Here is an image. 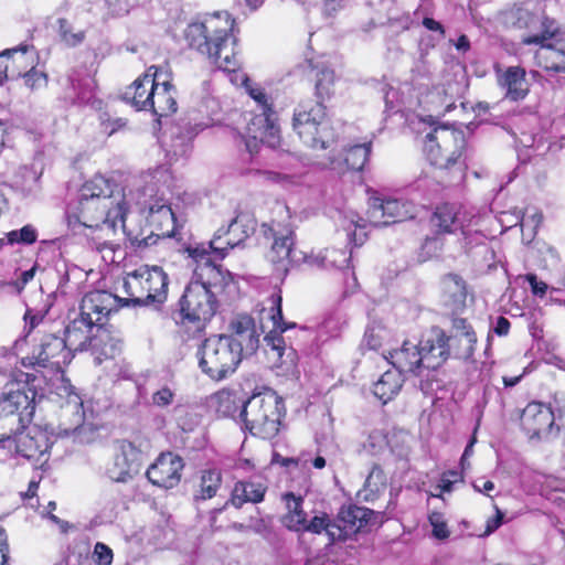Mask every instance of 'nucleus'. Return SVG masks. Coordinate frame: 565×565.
Listing matches in <instances>:
<instances>
[{"mask_svg": "<svg viewBox=\"0 0 565 565\" xmlns=\"http://www.w3.org/2000/svg\"><path fill=\"white\" fill-rule=\"evenodd\" d=\"M433 526V535L438 540H446L449 536L447 524L443 521L441 515L434 513L429 516Z\"/></svg>", "mask_w": 565, "mask_h": 565, "instance_id": "nucleus-53", "label": "nucleus"}, {"mask_svg": "<svg viewBox=\"0 0 565 565\" xmlns=\"http://www.w3.org/2000/svg\"><path fill=\"white\" fill-rule=\"evenodd\" d=\"M433 338L420 347L422 367L437 369L451 355L452 343L439 328L433 329Z\"/></svg>", "mask_w": 565, "mask_h": 565, "instance_id": "nucleus-24", "label": "nucleus"}, {"mask_svg": "<svg viewBox=\"0 0 565 565\" xmlns=\"http://www.w3.org/2000/svg\"><path fill=\"white\" fill-rule=\"evenodd\" d=\"M302 142L316 150H324L334 142V134L326 120L324 107L320 102L306 100L298 105L292 122Z\"/></svg>", "mask_w": 565, "mask_h": 565, "instance_id": "nucleus-10", "label": "nucleus"}, {"mask_svg": "<svg viewBox=\"0 0 565 565\" xmlns=\"http://www.w3.org/2000/svg\"><path fill=\"white\" fill-rule=\"evenodd\" d=\"M416 207L408 201L371 198L369 221L374 226H386L415 217Z\"/></svg>", "mask_w": 565, "mask_h": 565, "instance_id": "nucleus-14", "label": "nucleus"}, {"mask_svg": "<svg viewBox=\"0 0 565 565\" xmlns=\"http://www.w3.org/2000/svg\"><path fill=\"white\" fill-rule=\"evenodd\" d=\"M250 97L257 103V111L247 125L246 148L249 153L258 151L259 143L276 148L280 142L276 113L260 88H250Z\"/></svg>", "mask_w": 565, "mask_h": 565, "instance_id": "nucleus-11", "label": "nucleus"}, {"mask_svg": "<svg viewBox=\"0 0 565 565\" xmlns=\"http://www.w3.org/2000/svg\"><path fill=\"white\" fill-rule=\"evenodd\" d=\"M543 221V214L541 212H533L532 214H525L522 218V226H532L535 231Z\"/></svg>", "mask_w": 565, "mask_h": 565, "instance_id": "nucleus-60", "label": "nucleus"}, {"mask_svg": "<svg viewBox=\"0 0 565 565\" xmlns=\"http://www.w3.org/2000/svg\"><path fill=\"white\" fill-rule=\"evenodd\" d=\"M286 503L287 513L282 518L284 525L295 532H300L303 527L307 514L302 509L303 499L300 495H295L292 492H287L282 495Z\"/></svg>", "mask_w": 565, "mask_h": 565, "instance_id": "nucleus-36", "label": "nucleus"}, {"mask_svg": "<svg viewBox=\"0 0 565 565\" xmlns=\"http://www.w3.org/2000/svg\"><path fill=\"white\" fill-rule=\"evenodd\" d=\"M150 97L153 102V107H149L158 117H166L177 111V100L174 96V88L169 81L159 83L157 81L154 89L150 92Z\"/></svg>", "mask_w": 565, "mask_h": 565, "instance_id": "nucleus-29", "label": "nucleus"}, {"mask_svg": "<svg viewBox=\"0 0 565 565\" xmlns=\"http://www.w3.org/2000/svg\"><path fill=\"white\" fill-rule=\"evenodd\" d=\"M72 358L73 354L68 350L63 337L55 333H46L33 350L32 356L28 359L31 360V364L41 367L49 365L60 367L61 364L70 363Z\"/></svg>", "mask_w": 565, "mask_h": 565, "instance_id": "nucleus-16", "label": "nucleus"}, {"mask_svg": "<svg viewBox=\"0 0 565 565\" xmlns=\"http://www.w3.org/2000/svg\"><path fill=\"white\" fill-rule=\"evenodd\" d=\"M267 347L270 348L268 354L279 362L277 366H285L286 370H289L295 365L296 362V351L292 348H286L285 340L279 331H274V327L264 338Z\"/></svg>", "mask_w": 565, "mask_h": 565, "instance_id": "nucleus-32", "label": "nucleus"}, {"mask_svg": "<svg viewBox=\"0 0 565 565\" xmlns=\"http://www.w3.org/2000/svg\"><path fill=\"white\" fill-rule=\"evenodd\" d=\"M266 487L259 482L237 481L231 493V504L239 509L246 502L259 503L264 500Z\"/></svg>", "mask_w": 565, "mask_h": 565, "instance_id": "nucleus-34", "label": "nucleus"}, {"mask_svg": "<svg viewBox=\"0 0 565 565\" xmlns=\"http://www.w3.org/2000/svg\"><path fill=\"white\" fill-rule=\"evenodd\" d=\"M329 520L330 518L327 514L316 515L309 522L306 520L303 527L300 529V531L321 534L322 532H326Z\"/></svg>", "mask_w": 565, "mask_h": 565, "instance_id": "nucleus-51", "label": "nucleus"}, {"mask_svg": "<svg viewBox=\"0 0 565 565\" xmlns=\"http://www.w3.org/2000/svg\"><path fill=\"white\" fill-rule=\"evenodd\" d=\"M385 484L386 478L382 468L379 465H374L365 480V489L369 490L372 494H375L384 489Z\"/></svg>", "mask_w": 565, "mask_h": 565, "instance_id": "nucleus-47", "label": "nucleus"}, {"mask_svg": "<svg viewBox=\"0 0 565 565\" xmlns=\"http://www.w3.org/2000/svg\"><path fill=\"white\" fill-rule=\"evenodd\" d=\"M95 563L98 565H110L113 551L104 543H97L94 548Z\"/></svg>", "mask_w": 565, "mask_h": 565, "instance_id": "nucleus-54", "label": "nucleus"}, {"mask_svg": "<svg viewBox=\"0 0 565 565\" xmlns=\"http://www.w3.org/2000/svg\"><path fill=\"white\" fill-rule=\"evenodd\" d=\"M383 340L382 330L374 327H369L364 333L363 343L371 350H376L381 347Z\"/></svg>", "mask_w": 565, "mask_h": 565, "instance_id": "nucleus-52", "label": "nucleus"}, {"mask_svg": "<svg viewBox=\"0 0 565 565\" xmlns=\"http://www.w3.org/2000/svg\"><path fill=\"white\" fill-rule=\"evenodd\" d=\"M374 512L364 507L349 505L341 508L338 521L343 523L351 534L362 531L370 522Z\"/></svg>", "mask_w": 565, "mask_h": 565, "instance_id": "nucleus-35", "label": "nucleus"}, {"mask_svg": "<svg viewBox=\"0 0 565 565\" xmlns=\"http://www.w3.org/2000/svg\"><path fill=\"white\" fill-rule=\"evenodd\" d=\"M238 415L250 435L271 439L279 433L285 415L284 401L273 390H265L242 402Z\"/></svg>", "mask_w": 565, "mask_h": 565, "instance_id": "nucleus-3", "label": "nucleus"}, {"mask_svg": "<svg viewBox=\"0 0 565 565\" xmlns=\"http://www.w3.org/2000/svg\"><path fill=\"white\" fill-rule=\"evenodd\" d=\"M403 382V374L397 371H386L374 384L373 393L383 404H386L399 392Z\"/></svg>", "mask_w": 565, "mask_h": 565, "instance_id": "nucleus-38", "label": "nucleus"}, {"mask_svg": "<svg viewBox=\"0 0 565 565\" xmlns=\"http://www.w3.org/2000/svg\"><path fill=\"white\" fill-rule=\"evenodd\" d=\"M458 481H461V475L458 471H448L443 475L439 488L444 492H450L452 490V484Z\"/></svg>", "mask_w": 565, "mask_h": 565, "instance_id": "nucleus-59", "label": "nucleus"}, {"mask_svg": "<svg viewBox=\"0 0 565 565\" xmlns=\"http://www.w3.org/2000/svg\"><path fill=\"white\" fill-rule=\"evenodd\" d=\"M510 321L504 317H499L497 319V323L493 328L494 333H497L500 337L507 335L510 330Z\"/></svg>", "mask_w": 565, "mask_h": 565, "instance_id": "nucleus-63", "label": "nucleus"}, {"mask_svg": "<svg viewBox=\"0 0 565 565\" xmlns=\"http://www.w3.org/2000/svg\"><path fill=\"white\" fill-rule=\"evenodd\" d=\"M8 243L32 244L36 241V232L31 225L23 226L20 231H12L7 234Z\"/></svg>", "mask_w": 565, "mask_h": 565, "instance_id": "nucleus-48", "label": "nucleus"}, {"mask_svg": "<svg viewBox=\"0 0 565 565\" xmlns=\"http://www.w3.org/2000/svg\"><path fill=\"white\" fill-rule=\"evenodd\" d=\"M118 301L119 298L109 291H88L82 299L81 313L96 321L97 326H104L103 319L117 309Z\"/></svg>", "mask_w": 565, "mask_h": 565, "instance_id": "nucleus-22", "label": "nucleus"}, {"mask_svg": "<svg viewBox=\"0 0 565 565\" xmlns=\"http://www.w3.org/2000/svg\"><path fill=\"white\" fill-rule=\"evenodd\" d=\"M342 3L343 0H323V12L331 15L342 8Z\"/></svg>", "mask_w": 565, "mask_h": 565, "instance_id": "nucleus-64", "label": "nucleus"}, {"mask_svg": "<svg viewBox=\"0 0 565 565\" xmlns=\"http://www.w3.org/2000/svg\"><path fill=\"white\" fill-rule=\"evenodd\" d=\"M385 359L401 374L413 373L417 375L422 369L423 356L418 347L411 341H404L399 349L388 352Z\"/></svg>", "mask_w": 565, "mask_h": 565, "instance_id": "nucleus-26", "label": "nucleus"}, {"mask_svg": "<svg viewBox=\"0 0 565 565\" xmlns=\"http://www.w3.org/2000/svg\"><path fill=\"white\" fill-rule=\"evenodd\" d=\"M329 537L330 543H334L335 541L345 540L351 533L347 531L343 523L339 524L335 521L329 520L327 524L326 532Z\"/></svg>", "mask_w": 565, "mask_h": 565, "instance_id": "nucleus-50", "label": "nucleus"}, {"mask_svg": "<svg viewBox=\"0 0 565 565\" xmlns=\"http://www.w3.org/2000/svg\"><path fill=\"white\" fill-rule=\"evenodd\" d=\"M222 487V473L217 469H206L200 472L199 483L193 493V502L196 509L201 503L214 498Z\"/></svg>", "mask_w": 565, "mask_h": 565, "instance_id": "nucleus-31", "label": "nucleus"}, {"mask_svg": "<svg viewBox=\"0 0 565 565\" xmlns=\"http://www.w3.org/2000/svg\"><path fill=\"white\" fill-rule=\"evenodd\" d=\"M452 328L456 333L447 337L451 343L465 342V349L456 350L455 358L461 360H469L475 352V344L477 342L476 333L468 326L467 320L463 318H454Z\"/></svg>", "mask_w": 565, "mask_h": 565, "instance_id": "nucleus-33", "label": "nucleus"}, {"mask_svg": "<svg viewBox=\"0 0 565 565\" xmlns=\"http://www.w3.org/2000/svg\"><path fill=\"white\" fill-rule=\"evenodd\" d=\"M343 227L348 232V237L350 242L354 243L355 246L363 244L365 234H363V236H360L359 238L356 235V228L365 227V221L362 217L358 215H352V217L349 221V225H343Z\"/></svg>", "mask_w": 565, "mask_h": 565, "instance_id": "nucleus-49", "label": "nucleus"}, {"mask_svg": "<svg viewBox=\"0 0 565 565\" xmlns=\"http://www.w3.org/2000/svg\"><path fill=\"white\" fill-rule=\"evenodd\" d=\"M292 246L294 233L291 231L286 230L285 233L275 236L268 257L274 265L276 279L284 280L291 264L299 265L300 263H306L319 268H329L341 267L348 262L345 253L339 249L327 248L317 256H307Z\"/></svg>", "mask_w": 565, "mask_h": 565, "instance_id": "nucleus-6", "label": "nucleus"}, {"mask_svg": "<svg viewBox=\"0 0 565 565\" xmlns=\"http://www.w3.org/2000/svg\"><path fill=\"white\" fill-rule=\"evenodd\" d=\"M46 287L44 288L43 285H32V289L24 299L26 307L24 319L29 320L30 330L38 324V315H41L42 318L43 315L47 313L58 297V287L53 288L54 285H46Z\"/></svg>", "mask_w": 565, "mask_h": 565, "instance_id": "nucleus-20", "label": "nucleus"}, {"mask_svg": "<svg viewBox=\"0 0 565 565\" xmlns=\"http://www.w3.org/2000/svg\"><path fill=\"white\" fill-rule=\"evenodd\" d=\"M212 403L215 407V412L223 416H234L237 411L242 409V405H237L236 395L228 391H220L212 396Z\"/></svg>", "mask_w": 565, "mask_h": 565, "instance_id": "nucleus-40", "label": "nucleus"}, {"mask_svg": "<svg viewBox=\"0 0 565 565\" xmlns=\"http://www.w3.org/2000/svg\"><path fill=\"white\" fill-rule=\"evenodd\" d=\"M9 555V545H8V536L0 526V565H4L8 561Z\"/></svg>", "mask_w": 565, "mask_h": 565, "instance_id": "nucleus-61", "label": "nucleus"}, {"mask_svg": "<svg viewBox=\"0 0 565 565\" xmlns=\"http://www.w3.org/2000/svg\"><path fill=\"white\" fill-rule=\"evenodd\" d=\"M504 26L522 31V43H543L558 33V23L545 15L540 4L533 1L516 3L501 13Z\"/></svg>", "mask_w": 565, "mask_h": 565, "instance_id": "nucleus-7", "label": "nucleus"}, {"mask_svg": "<svg viewBox=\"0 0 565 565\" xmlns=\"http://www.w3.org/2000/svg\"><path fill=\"white\" fill-rule=\"evenodd\" d=\"M106 184L107 181L98 177L83 186L77 206L67 212L70 226H106L115 232L117 223L120 222L122 228L125 227V209L120 202L115 203L111 196L104 193L102 185Z\"/></svg>", "mask_w": 565, "mask_h": 565, "instance_id": "nucleus-2", "label": "nucleus"}, {"mask_svg": "<svg viewBox=\"0 0 565 565\" xmlns=\"http://www.w3.org/2000/svg\"><path fill=\"white\" fill-rule=\"evenodd\" d=\"M58 33L62 41L68 46H76L85 39L83 31L74 32L73 26L66 19H58Z\"/></svg>", "mask_w": 565, "mask_h": 565, "instance_id": "nucleus-44", "label": "nucleus"}, {"mask_svg": "<svg viewBox=\"0 0 565 565\" xmlns=\"http://www.w3.org/2000/svg\"><path fill=\"white\" fill-rule=\"evenodd\" d=\"M370 154V145H355L345 151L344 162L349 169L360 171L364 168Z\"/></svg>", "mask_w": 565, "mask_h": 565, "instance_id": "nucleus-42", "label": "nucleus"}, {"mask_svg": "<svg viewBox=\"0 0 565 565\" xmlns=\"http://www.w3.org/2000/svg\"><path fill=\"white\" fill-rule=\"evenodd\" d=\"M47 449V438L41 430L18 431L0 441V460H6L12 452L26 459H39Z\"/></svg>", "mask_w": 565, "mask_h": 565, "instance_id": "nucleus-12", "label": "nucleus"}, {"mask_svg": "<svg viewBox=\"0 0 565 565\" xmlns=\"http://www.w3.org/2000/svg\"><path fill=\"white\" fill-rule=\"evenodd\" d=\"M96 329V321L83 317L82 313L79 318L71 321L65 328L63 337L71 353L93 349Z\"/></svg>", "mask_w": 565, "mask_h": 565, "instance_id": "nucleus-21", "label": "nucleus"}, {"mask_svg": "<svg viewBox=\"0 0 565 565\" xmlns=\"http://www.w3.org/2000/svg\"><path fill=\"white\" fill-rule=\"evenodd\" d=\"M521 424L531 439H542L547 437L552 430L554 414L548 406L540 402H532L524 408Z\"/></svg>", "mask_w": 565, "mask_h": 565, "instance_id": "nucleus-19", "label": "nucleus"}, {"mask_svg": "<svg viewBox=\"0 0 565 565\" xmlns=\"http://www.w3.org/2000/svg\"><path fill=\"white\" fill-rule=\"evenodd\" d=\"M499 83L507 89L505 96L511 100L523 99L527 92L525 70L520 66H510L500 76Z\"/></svg>", "mask_w": 565, "mask_h": 565, "instance_id": "nucleus-30", "label": "nucleus"}, {"mask_svg": "<svg viewBox=\"0 0 565 565\" xmlns=\"http://www.w3.org/2000/svg\"><path fill=\"white\" fill-rule=\"evenodd\" d=\"M541 47L535 52V63L547 72H565V51L557 50L551 44L539 43Z\"/></svg>", "mask_w": 565, "mask_h": 565, "instance_id": "nucleus-37", "label": "nucleus"}, {"mask_svg": "<svg viewBox=\"0 0 565 565\" xmlns=\"http://www.w3.org/2000/svg\"><path fill=\"white\" fill-rule=\"evenodd\" d=\"M193 274L191 282H234L238 278L232 271L213 264L210 258L204 256L196 260Z\"/></svg>", "mask_w": 565, "mask_h": 565, "instance_id": "nucleus-28", "label": "nucleus"}, {"mask_svg": "<svg viewBox=\"0 0 565 565\" xmlns=\"http://www.w3.org/2000/svg\"><path fill=\"white\" fill-rule=\"evenodd\" d=\"M242 347L226 334L213 335L203 341L198 350L199 367L213 381L232 375L242 361Z\"/></svg>", "mask_w": 565, "mask_h": 565, "instance_id": "nucleus-8", "label": "nucleus"}, {"mask_svg": "<svg viewBox=\"0 0 565 565\" xmlns=\"http://www.w3.org/2000/svg\"><path fill=\"white\" fill-rule=\"evenodd\" d=\"M168 285H161L160 289L156 294H148L146 299H136L137 303L150 305V303H162L167 299Z\"/></svg>", "mask_w": 565, "mask_h": 565, "instance_id": "nucleus-58", "label": "nucleus"}, {"mask_svg": "<svg viewBox=\"0 0 565 565\" xmlns=\"http://www.w3.org/2000/svg\"><path fill=\"white\" fill-rule=\"evenodd\" d=\"M230 329L232 334L227 337L241 344L242 352L245 355H250L257 350L259 339L254 328V321L249 316H237L231 321Z\"/></svg>", "mask_w": 565, "mask_h": 565, "instance_id": "nucleus-27", "label": "nucleus"}, {"mask_svg": "<svg viewBox=\"0 0 565 565\" xmlns=\"http://www.w3.org/2000/svg\"><path fill=\"white\" fill-rule=\"evenodd\" d=\"M124 348L122 334L113 327L97 326L93 352L97 355L98 363L104 359H114L121 353Z\"/></svg>", "mask_w": 565, "mask_h": 565, "instance_id": "nucleus-25", "label": "nucleus"}, {"mask_svg": "<svg viewBox=\"0 0 565 565\" xmlns=\"http://www.w3.org/2000/svg\"><path fill=\"white\" fill-rule=\"evenodd\" d=\"M174 398V393L168 386H163L152 394V403L158 407L169 406Z\"/></svg>", "mask_w": 565, "mask_h": 565, "instance_id": "nucleus-55", "label": "nucleus"}, {"mask_svg": "<svg viewBox=\"0 0 565 565\" xmlns=\"http://www.w3.org/2000/svg\"><path fill=\"white\" fill-rule=\"evenodd\" d=\"M316 93L319 98L328 97L332 92L334 83V73L332 70L323 66L316 74Z\"/></svg>", "mask_w": 565, "mask_h": 565, "instance_id": "nucleus-43", "label": "nucleus"}, {"mask_svg": "<svg viewBox=\"0 0 565 565\" xmlns=\"http://www.w3.org/2000/svg\"><path fill=\"white\" fill-rule=\"evenodd\" d=\"M465 132L448 126H440L426 135L424 151L428 161L438 169L451 170L458 181L465 177Z\"/></svg>", "mask_w": 565, "mask_h": 565, "instance_id": "nucleus-4", "label": "nucleus"}, {"mask_svg": "<svg viewBox=\"0 0 565 565\" xmlns=\"http://www.w3.org/2000/svg\"><path fill=\"white\" fill-rule=\"evenodd\" d=\"M62 418L58 427L60 436H73L74 440L81 444L92 440L93 430L84 423L83 403L77 394H71L65 405L62 406Z\"/></svg>", "mask_w": 565, "mask_h": 565, "instance_id": "nucleus-15", "label": "nucleus"}, {"mask_svg": "<svg viewBox=\"0 0 565 565\" xmlns=\"http://www.w3.org/2000/svg\"><path fill=\"white\" fill-rule=\"evenodd\" d=\"M210 286L188 285L180 299V312L175 322L188 339L200 335L215 315L217 302Z\"/></svg>", "mask_w": 565, "mask_h": 565, "instance_id": "nucleus-9", "label": "nucleus"}, {"mask_svg": "<svg viewBox=\"0 0 565 565\" xmlns=\"http://www.w3.org/2000/svg\"><path fill=\"white\" fill-rule=\"evenodd\" d=\"M131 276L135 279H142L146 282H166L167 274L159 266H141L136 269Z\"/></svg>", "mask_w": 565, "mask_h": 565, "instance_id": "nucleus-45", "label": "nucleus"}, {"mask_svg": "<svg viewBox=\"0 0 565 565\" xmlns=\"http://www.w3.org/2000/svg\"><path fill=\"white\" fill-rule=\"evenodd\" d=\"M26 50H28V46L24 45V46H21L20 49L8 50L4 53L0 54V85H2L3 82L9 78V75H8L9 55L11 53H15L18 51H22L23 53H25Z\"/></svg>", "mask_w": 565, "mask_h": 565, "instance_id": "nucleus-57", "label": "nucleus"}, {"mask_svg": "<svg viewBox=\"0 0 565 565\" xmlns=\"http://www.w3.org/2000/svg\"><path fill=\"white\" fill-rule=\"evenodd\" d=\"M24 83L28 87L31 89L41 86L42 84H45L46 76L44 73L36 71L34 67H32L29 72H26L23 75Z\"/></svg>", "mask_w": 565, "mask_h": 565, "instance_id": "nucleus-56", "label": "nucleus"}, {"mask_svg": "<svg viewBox=\"0 0 565 565\" xmlns=\"http://www.w3.org/2000/svg\"><path fill=\"white\" fill-rule=\"evenodd\" d=\"M143 461L140 446L122 439L116 443V455L107 468L108 478L115 482H127L139 473Z\"/></svg>", "mask_w": 565, "mask_h": 565, "instance_id": "nucleus-13", "label": "nucleus"}, {"mask_svg": "<svg viewBox=\"0 0 565 565\" xmlns=\"http://www.w3.org/2000/svg\"><path fill=\"white\" fill-rule=\"evenodd\" d=\"M183 461L172 452L161 454L146 472L148 480L160 488L170 489L181 479Z\"/></svg>", "mask_w": 565, "mask_h": 565, "instance_id": "nucleus-18", "label": "nucleus"}, {"mask_svg": "<svg viewBox=\"0 0 565 565\" xmlns=\"http://www.w3.org/2000/svg\"><path fill=\"white\" fill-rule=\"evenodd\" d=\"M36 375L26 374V386L3 394L0 397V441L20 431L31 422L38 399L44 397V392L38 390Z\"/></svg>", "mask_w": 565, "mask_h": 565, "instance_id": "nucleus-5", "label": "nucleus"}, {"mask_svg": "<svg viewBox=\"0 0 565 565\" xmlns=\"http://www.w3.org/2000/svg\"><path fill=\"white\" fill-rule=\"evenodd\" d=\"M270 301V310L267 313V317L270 319L271 324L274 327V331H279L280 333L285 332L288 329L295 328V322H285L281 310V295L280 291L278 294L273 295L269 298Z\"/></svg>", "mask_w": 565, "mask_h": 565, "instance_id": "nucleus-41", "label": "nucleus"}, {"mask_svg": "<svg viewBox=\"0 0 565 565\" xmlns=\"http://www.w3.org/2000/svg\"><path fill=\"white\" fill-rule=\"evenodd\" d=\"M233 21L230 15L215 13L203 21L192 22L184 30V39L190 49L206 56L217 67L234 72L239 61L234 50L235 39L230 43Z\"/></svg>", "mask_w": 565, "mask_h": 565, "instance_id": "nucleus-1", "label": "nucleus"}, {"mask_svg": "<svg viewBox=\"0 0 565 565\" xmlns=\"http://www.w3.org/2000/svg\"><path fill=\"white\" fill-rule=\"evenodd\" d=\"M386 446V436L382 430H373L363 444L364 450L372 456L381 454Z\"/></svg>", "mask_w": 565, "mask_h": 565, "instance_id": "nucleus-46", "label": "nucleus"}, {"mask_svg": "<svg viewBox=\"0 0 565 565\" xmlns=\"http://www.w3.org/2000/svg\"><path fill=\"white\" fill-rule=\"evenodd\" d=\"M255 231V221L248 215H237L231 221L228 226L220 227L213 239L210 242V247L224 257V250L230 247L234 248L246 239Z\"/></svg>", "mask_w": 565, "mask_h": 565, "instance_id": "nucleus-17", "label": "nucleus"}, {"mask_svg": "<svg viewBox=\"0 0 565 565\" xmlns=\"http://www.w3.org/2000/svg\"><path fill=\"white\" fill-rule=\"evenodd\" d=\"M431 224L439 233H454L462 228L456 207L450 204L438 206L431 216Z\"/></svg>", "mask_w": 565, "mask_h": 565, "instance_id": "nucleus-39", "label": "nucleus"}, {"mask_svg": "<svg viewBox=\"0 0 565 565\" xmlns=\"http://www.w3.org/2000/svg\"><path fill=\"white\" fill-rule=\"evenodd\" d=\"M156 66H151L147 72L139 76L122 94V99L137 110H148L153 107L150 92L154 89L158 76Z\"/></svg>", "mask_w": 565, "mask_h": 565, "instance_id": "nucleus-23", "label": "nucleus"}, {"mask_svg": "<svg viewBox=\"0 0 565 565\" xmlns=\"http://www.w3.org/2000/svg\"><path fill=\"white\" fill-rule=\"evenodd\" d=\"M495 516L487 521L486 534H491L502 524L504 514L495 507Z\"/></svg>", "mask_w": 565, "mask_h": 565, "instance_id": "nucleus-62", "label": "nucleus"}]
</instances>
